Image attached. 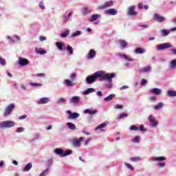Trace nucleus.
<instances>
[{
	"label": "nucleus",
	"mask_w": 176,
	"mask_h": 176,
	"mask_svg": "<svg viewBox=\"0 0 176 176\" xmlns=\"http://www.w3.org/2000/svg\"><path fill=\"white\" fill-rule=\"evenodd\" d=\"M101 76V72H96L93 74V76H89L86 78V82L87 85H91V83H94L96 82V79L97 78Z\"/></svg>",
	"instance_id": "1"
},
{
	"label": "nucleus",
	"mask_w": 176,
	"mask_h": 176,
	"mask_svg": "<svg viewBox=\"0 0 176 176\" xmlns=\"http://www.w3.org/2000/svg\"><path fill=\"white\" fill-rule=\"evenodd\" d=\"M115 76H116V74H115V73L106 74L103 76L101 75V73H100V76H99L98 78H100V81L108 80V82H109V83H112V79H113V78H115Z\"/></svg>",
	"instance_id": "2"
},
{
	"label": "nucleus",
	"mask_w": 176,
	"mask_h": 176,
	"mask_svg": "<svg viewBox=\"0 0 176 176\" xmlns=\"http://www.w3.org/2000/svg\"><path fill=\"white\" fill-rule=\"evenodd\" d=\"M16 123L14 121L7 120L0 122V129H10V127L14 126Z\"/></svg>",
	"instance_id": "3"
},
{
	"label": "nucleus",
	"mask_w": 176,
	"mask_h": 176,
	"mask_svg": "<svg viewBox=\"0 0 176 176\" xmlns=\"http://www.w3.org/2000/svg\"><path fill=\"white\" fill-rule=\"evenodd\" d=\"M14 103H11L6 108L3 112V116H9L13 111V109L15 108Z\"/></svg>",
	"instance_id": "4"
},
{
	"label": "nucleus",
	"mask_w": 176,
	"mask_h": 176,
	"mask_svg": "<svg viewBox=\"0 0 176 176\" xmlns=\"http://www.w3.org/2000/svg\"><path fill=\"white\" fill-rule=\"evenodd\" d=\"M83 140H85L84 137H80L78 139H74L72 140V145L74 148H80V142H82Z\"/></svg>",
	"instance_id": "5"
},
{
	"label": "nucleus",
	"mask_w": 176,
	"mask_h": 176,
	"mask_svg": "<svg viewBox=\"0 0 176 176\" xmlns=\"http://www.w3.org/2000/svg\"><path fill=\"white\" fill-rule=\"evenodd\" d=\"M18 64L21 67H26V65H28V64H30V61L27 58L19 57L18 60Z\"/></svg>",
	"instance_id": "6"
},
{
	"label": "nucleus",
	"mask_w": 176,
	"mask_h": 176,
	"mask_svg": "<svg viewBox=\"0 0 176 176\" xmlns=\"http://www.w3.org/2000/svg\"><path fill=\"white\" fill-rule=\"evenodd\" d=\"M170 47H173V45H171V43H164L162 45H157V50L158 51L164 50L165 49H168Z\"/></svg>",
	"instance_id": "7"
},
{
	"label": "nucleus",
	"mask_w": 176,
	"mask_h": 176,
	"mask_svg": "<svg viewBox=\"0 0 176 176\" xmlns=\"http://www.w3.org/2000/svg\"><path fill=\"white\" fill-rule=\"evenodd\" d=\"M66 113H68L69 115V116L68 117V119L69 120H72L74 119H78V118H79L80 116V114L78 113H72L71 110H67L66 111Z\"/></svg>",
	"instance_id": "8"
},
{
	"label": "nucleus",
	"mask_w": 176,
	"mask_h": 176,
	"mask_svg": "<svg viewBox=\"0 0 176 176\" xmlns=\"http://www.w3.org/2000/svg\"><path fill=\"white\" fill-rule=\"evenodd\" d=\"M113 5V1H109L105 2L103 5L99 6V9L101 10H104V9H108V8H111Z\"/></svg>",
	"instance_id": "9"
},
{
	"label": "nucleus",
	"mask_w": 176,
	"mask_h": 176,
	"mask_svg": "<svg viewBox=\"0 0 176 176\" xmlns=\"http://www.w3.org/2000/svg\"><path fill=\"white\" fill-rule=\"evenodd\" d=\"M153 19L155 21H157V23H163V21H165L166 20V18L159 15L158 14H154Z\"/></svg>",
	"instance_id": "10"
},
{
	"label": "nucleus",
	"mask_w": 176,
	"mask_h": 176,
	"mask_svg": "<svg viewBox=\"0 0 176 176\" xmlns=\"http://www.w3.org/2000/svg\"><path fill=\"white\" fill-rule=\"evenodd\" d=\"M148 122H150L151 127H156L157 126V122L153 116H148Z\"/></svg>",
	"instance_id": "11"
},
{
	"label": "nucleus",
	"mask_w": 176,
	"mask_h": 176,
	"mask_svg": "<svg viewBox=\"0 0 176 176\" xmlns=\"http://www.w3.org/2000/svg\"><path fill=\"white\" fill-rule=\"evenodd\" d=\"M106 14L108 16H116V14H118V11L115 8H110L106 10Z\"/></svg>",
	"instance_id": "12"
},
{
	"label": "nucleus",
	"mask_w": 176,
	"mask_h": 176,
	"mask_svg": "<svg viewBox=\"0 0 176 176\" xmlns=\"http://www.w3.org/2000/svg\"><path fill=\"white\" fill-rule=\"evenodd\" d=\"M128 14L129 16H137V12H135V7L134 6H132L129 8Z\"/></svg>",
	"instance_id": "13"
},
{
	"label": "nucleus",
	"mask_w": 176,
	"mask_h": 176,
	"mask_svg": "<svg viewBox=\"0 0 176 176\" xmlns=\"http://www.w3.org/2000/svg\"><path fill=\"white\" fill-rule=\"evenodd\" d=\"M96 50H90L89 54L87 55V60H91L92 58H94V57H96Z\"/></svg>",
	"instance_id": "14"
},
{
	"label": "nucleus",
	"mask_w": 176,
	"mask_h": 176,
	"mask_svg": "<svg viewBox=\"0 0 176 176\" xmlns=\"http://www.w3.org/2000/svg\"><path fill=\"white\" fill-rule=\"evenodd\" d=\"M101 18V14H94L91 15V19H89L90 23H93V21H96L98 19Z\"/></svg>",
	"instance_id": "15"
},
{
	"label": "nucleus",
	"mask_w": 176,
	"mask_h": 176,
	"mask_svg": "<svg viewBox=\"0 0 176 176\" xmlns=\"http://www.w3.org/2000/svg\"><path fill=\"white\" fill-rule=\"evenodd\" d=\"M56 47L58 49V50H63V47H64V49H67V47L65 46V43H63V42H56Z\"/></svg>",
	"instance_id": "16"
},
{
	"label": "nucleus",
	"mask_w": 176,
	"mask_h": 176,
	"mask_svg": "<svg viewBox=\"0 0 176 176\" xmlns=\"http://www.w3.org/2000/svg\"><path fill=\"white\" fill-rule=\"evenodd\" d=\"M49 102V98H41L38 102L37 104L38 105H41L42 104H47Z\"/></svg>",
	"instance_id": "17"
},
{
	"label": "nucleus",
	"mask_w": 176,
	"mask_h": 176,
	"mask_svg": "<svg viewBox=\"0 0 176 176\" xmlns=\"http://www.w3.org/2000/svg\"><path fill=\"white\" fill-rule=\"evenodd\" d=\"M84 113H89V115H96V113H97V110L87 109L84 111Z\"/></svg>",
	"instance_id": "18"
},
{
	"label": "nucleus",
	"mask_w": 176,
	"mask_h": 176,
	"mask_svg": "<svg viewBox=\"0 0 176 176\" xmlns=\"http://www.w3.org/2000/svg\"><path fill=\"white\" fill-rule=\"evenodd\" d=\"M151 93H152L153 94H156L157 96H159V94H162V89L159 88H153L151 89Z\"/></svg>",
	"instance_id": "19"
},
{
	"label": "nucleus",
	"mask_w": 176,
	"mask_h": 176,
	"mask_svg": "<svg viewBox=\"0 0 176 176\" xmlns=\"http://www.w3.org/2000/svg\"><path fill=\"white\" fill-rule=\"evenodd\" d=\"M79 101H80V98H79V96H73L71 98V102H72V104H78Z\"/></svg>",
	"instance_id": "20"
},
{
	"label": "nucleus",
	"mask_w": 176,
	"mask_h": 176,
	"mask_svg": "<svg viewBox=\"0 0 176 176\" xmlns=\"http://www.w3.org/2000/svg\"><path fill=\"white\" fill-rule=\"evenodd\" d=\"M35 52L37 54H46L47 53L46 50L42 48H35Z\"/></svg>",
	"instance_id": "21"
},
{
	"label": "nucleus",
	"mask_w": 176,
	"mask_h": 176,
	"mask_svg": "<svg viewBox=\"0 0 176 176\" xmlns=\"http://www.w3.org/2000/svg\"><path fill=\"white\" fill-rule=\"evenodd\" d=\"M167 158L166 157H155L152 158V160L154 162H163L166 160Z\"/></svg>",
	"instance_id": "22"
},
{
	"label": "nucleus",
	"mask_w": 176,
	"mask_h": 176,
	"mask_svg": "<svg viewBox=\"0 0 176 176\" xmlns=\"http://www.w3.org/2000/svg\"><path fill=\"white\" fill-rule=\"evenodd\" d=\"M135 53L136 54H142L143 53H145V50H144V48L138 47L135 49Z\"/></svg>",
	"instance_id": "23"
},
{
	"label": "nucleus",
	"mask_w": 176,
	"mask_h": 176,
	"mask_svg": "<svg viewBox=\"0 0 176 176\" xmlns=\"http://www.w3.org/2000/svg\"><path fill=\"white\" fill-rule=\"evenodd\" d=\"M118 43L122 49H124L127 46V42L124 40H118Z\"/></svg>",
	"instance_id": "24"
},
{
	"label": "nucleus",
	"mask_w": 176,
	"mask_h": 176,
	"mask_svg": "<svg viewBox=\"0 0 176 176\" xmlns=\"http://www.w3.org/2000/svg\"><path fill=\"white\" fill-rule=\"evenodd\" d=\"M30 168H32V163L28 164L23 168V171H24V172H25V171H30Z\"/></svg>",
	"instance_id": "25"
},
{
	"label": "nucleus",
	"mask_w": 176,
	"mask_h": 176,
	"mask_svg": "<svg viewBox=\"0 0 176 176\" xmlns=\"http://www.w3.org/2000/svg\"><path fill=\"white\" fill-rule=\"evenodd\" d=\"M67 126L70 130H76V126L72 122H67Z\"/></svg>",
	"instance_id": "26"
},
{
	"label": "nucleus",
	"mask_w": 176,
	"mask_h": 176,
	"mask_svg": "<svg viewBox=\"0 0 176 176\" xmlns=\"http://www.w3.org/2000/svg\"><path fill=\"white\" fill-rule=\"evenodd\" d=\"M55 152L56 155H59V156H61L63 157V155H64V150L61 148H56L55 149Z\"/></svg>",
	"instance_id": "27"
},
{
	"label": "nucleus",
	"mask_w": 176,
	"mask_h": 176,
	"mask_svg": "<svg viewBox=\"0 0 176 176\" xmlns=\"http://www.w3.org/2000/svg\"><path fill=\"white\" fill-rule=\"evenodd\" d=\"M95 91L94 88H88L84 91V94L87 96V94H90V93H94Z\"/></svg>",
	"instance_id": "28"
},
{
	"label": "nucleus",
	"mask_w": 176,
	"mask_h": 176,
	"mask_svg": "<svg viewBox=\"0 0 176 176\" xmlns=\"http://www.w3.org/2000/svg\"><path fill=\"white\" fill-rule=\"evenodd\" d=\"M116 96L113 94H110L109 96L104 98V101H111L113 98H115Z\"/></svg>",
	"instance_id": "29"
},
{
	"label": "nucleus",
	"mask_w": 176,
	"mask_h": 176,
	"mask_svg": "<svg viewBox=\"0 0 176 176\" xmlns=\"http://www.w3.org/2000/svg\"><path fill=\"white\" fill-rule=\"evenodd\" d=\"M151 71V66H147L140 70V74H144V72H149Z\"/></svg>",
	"instance_id": "30"
},
{
	"label": "nucleus",
	"mask_w": 176,
	"mask_h": 176,
	"mask_svg": "<svg viewBox=\"0 0 176 176\" xmlns=\"http://www.w3.org/2000/svg\"><path fill=\"white\" fill-rule=\"evenodd\" d=\"M107 124H108V123L107 122H103L101 124L98 125L96 128V130H102V129H104V127L107 126Z\"/></svg>",
	"instance_id": "31"
},
{
	"label": "nucleus",
	"mask_w": 176,
	"mask_h": 176,
	"mask_svg": "<svg viewBox=\"0 0 176 176\" xmlns=\"http://www.w3.org/2000/svg\"><path fill=\"white\" fill-rule=\"evenodd\" d=\"M167 94L169 97H176V91H168Z\"/></svg>",
	"instance_id": "32"
},
{
	"label": "nucleus",
	"mask_w": 176,
	"mask_h": 176,
	"mask_svg": "<svg viewBox=\"0 0 176 176\" xmlns=\"http://www.w3.org/2000/svg\"><path fill=\"white\" fill-rule=\"evenodd\" d=\"M65 84L66 86L72 87L74 86V82H72L70 80H65Z\"/></svg>",
	"instance_id": "33"
},
{
	"label": "nucleus",
	"mask_w": 176,
	"mask_h": 176,
	"mask_svg": "<svg viewBox=\"0 0 176 176\" xmlns=\"http://www.w3.org/2000/svg\"><path fill=\"white\" fill-rule=\"evenodd\" d=\"M163 107V102H160L157 105H155V107H154V109H155V110H159V109H161V108Z\"/></svg>",
	"instance_id": "34"
},
{
	"label": "nucleus",
	"mask_w": 176,
	"mask_h": 176,
	"mask_svg": "<svg viewBox=\"0 0 176 176\" xmlns=\"http://www.w3.org/2000/svg\"><path fill=\"white\" fill-rule=\"evenodd\" d=\"M69 35V30H66L65 32L62 33L61 38H67Z\"/></svg>",
	"instance_id": "35"
},
{
	"label": "nucleus",
	"mask_w": 176,
	"mask_h": 176,
	"mask_svg": "<svg viewBox=\"0 0 176 176\" xmlns=\"http://www.w3.org/2000/svg\"><path fill=\"white\" fill-rule=\"evenodd\" d=\"M125 166L126 167H127V168L131 170V171H134V167L132 166L131 164L125 163Z\"/></svg>",
	"instance_id": "36"
},
{
	"label": "nucleus",
	"mask_w": 176,
	"mask_h": 176,
	"mask_svg": "<svg viewBox=\"0 0 176 176\" xmlns=\"http://www.w3.org/2000/svg\"><path fill=\"white\" fill-rule=\"evenodd\" d=\"M128 116H129V114H127V113H123L120 115L118 119V120H120V119H123V118H127Z\"/></svg>",
	"instance_id": "37"
},
{
	"label": "nucleus",
	"mask_w": 176,
	"mask_h": 176,
	"mask_svg": "<svg viewBox=\"0 0 176 176\" xmlns=\"http://www.w3.org/2000/svg\"><path fill=\"white\" fill-rule=\"evenodd\" d=\"M131 162H140V160H141V157H131Z\"/></svg>",
	"instance_id": "38"
},
{
	"label": "nucleus",
	"mask_w": 176,
	"mask_h": 176,
	"mask_svg": "<svg viewBox=\"0 0 176 176\" xmlns=\"http://www.w3.org/2000/svg\"><path fill=\"white\" fill-rule=\"evenodd\" d=\"M161 32L163 36H166L170 34V30H163Z\"/></svg>",
	"instance_id": "39"
},
{
	"label": "nucleus",
	"mask_w": 176,
	"mask_h": 176,
	"mask_svg": "<svg viewBox=\"0 0 176 176\" xmlns=\"http://www.w3.org/2000/svg\"><path fill=\"white\" fill-rule=\"evenodd\" d=\"M67 101V99L65 98H60L58 99L57 104H63V102H65Z\"/></svg>",
	"instance_id": "40"
},
{
	"label": "nucleus",
	"mask_w": 176,
	"mask_h": 176,
	"mask_svg": "<svg viewBox=\"0 0 176 176\" xmlns=\"http://www.w3.org/2000/svg\"><path fill=\"white\" fill-rule=\"evenodd\" d=\"M141 140V137L140 136H136L134 138V139L133 140V142H134V144H137L138 142H140V140Z\"/></svg>",
	"instance_id": "41"
},
{
	"label": "nucleus",
	"mask_w": 176,
	"mask_h": 176,
	"mask_svg": "<svg viewBox=\"0 0 176 176\" xmlns=\"http://www.w3.org/2000/svg\"><path fill=\"white\" fill-rule=\"evenodd\" d=\"M67 50L70 53V54H74V49L71 47V45L67 46Z\"/></svg>",
	"instance_id": "42"
},
{
	"label": "nucleus",
	"mask_w": 176,
	"mask_h": 176,
	"mask_svg": "<svg viewBox=\"0 0 176 176\" xmlns=\"http://www.w3.org/2000/svg\"><path fill=\"white\" fill-rule=\"evenodd\" d=\"M120 57H122V58H125L127 61H133V59L129 58L126 54L120 55Z\"/></svg>",
	"instance_id": "43"
},
{
	"label": "nucleus",
	"mask_w": 176,
	"mask_h": 176,
	"mask_svg": "<svg viewBox=\"0 0 176 176\" xmlns=\"http://www.w3.org/2000/svg\"><path fill=\"white\" fill-rule=\"evenodd\" d=\"M72 153V151H71V150L66 151L65 153H63V157H64L65 156H68V155H71Z\"/></svg>",
	"instance_id": "44"
},
{
	"label": "nucleus",
	"mask_w": 176,
	"mask_h": 176,
	"mask_svg": "<svg viewBox=\"0 0 176 176\" xmlns=\"http://www.w3.org/2000/svg\"><path fill=\"white\" fill-rule=\"evenodd\" d=\"M80 31L78 30L76 32H74L73 34H72V38H75V36H78V35L80 34Z\"/></svg>",
	"instance_id": "45"
},
{
	"label": "nucleus",
	"mask_w": 176,
	"mask_h": 176,
	"mask_svg": "<svg viewBox=\"0 0 176 176\" xmlns=\"http://www.w3.org/2000/svg\"><path fill=\"white\" fill-rule=\"evenodd\" d=\"M0 64L1 65H6V60L0 56Z\"/></svg>",
	"instance_id": "46"
},
{
	"label": "nucleus",
	"mask_w": 176,
	"mask_h": 176,
	"mask_svg": "<svg viewBox=\"0 0 176 176\" xmlns=\"http://www.w3.org/2000/svg\"><path fill=\"white\" fill-rule=\"evenodd\" d=\"M130 130L137 131L140 130V128L137 127L135 125H133L131 126Z\"/></svg>",
	"instance_id": "47"
},
{
	"label": "nucleus",
	"mask_w": 176,
	"mask_h": 176,
	"mask_svg": "<svg viewBox=\"0 0 176 176\" xmlns=\"http://www.w3.org/2000/svg\"><path fill=\"white\" fill-rule=\"evenodd\" d=\"M114 108L116 109H122V108H123V105L118 104L114 105Z\"/></svg>",
	"instance_id": "48"
},
{
	"label": "nucleus",
	"mask_w": 176,
	"mask_h": 176,
	"mask_svg": "<svg viewBox=\"0 0 176 176\" xmlns=\"http://www.w3.org/2000/svg\"><path fill=\"white\" fill-rule=\"evenodd\" d=\"M140 83H141L142 86H145V85H146V83H148V80H146L145 79H142Z\"/></svg>",
	"instance_id": "49"
},
{
	"label": "nucleus",
	"mask_w": 176,
	"mask_h": 176,
	"mask_svg": "<svg viewBox=\"0 0 176 176\" xmlns=\"http://www.w3.org/2000/svg\"><path fill=\"white\" fill-rule=\"evenodd\" d=\"M36 76H38V78H45V76H46V74L43 73H39L36 74Z\"/></svg>",
	"instance_id": "50"
},
{
	"label": "nucleus",
	"mask_w": 176,
	"mask_h": 176,
	"mask_svg": "<svg viewBox=\"0 0 176 176\" xmlns=\"http://www.w3.org/2000/svg\"><path fill=\"white\" fill-rule=\"evenodd\" d=\"M76 78V73H72L71 76V80H75Z\"/></svg>",
	"instance_id": "51"
},
{
	"label": "nucleus",
	"mask_w": 176,
	"mask_h": 176,
	"mask_svg": "<svg viewBox=\"0 0 176 176\" xmlns=\"http://www.w3.org/2000/svg\"><path fill=\"white\" fill-rule=\"evenodd\" d=\"M30 86H34V87H37V86H42V84L41 83H34V82H31L30 83Z\"/></svg>",
	"instance_id": "52"
},
{
	"label": "nucleus",
	"mask_w": 176,
	"mask_h": 176,
	"mask_svg": "<svg viewBox=\"0 0 176 176\" xmlns=\"http://www.w3.org/2000/svg\"><path fill=\"white\" fill-rule=\"evenodd\" d=\"M23 131H24V128L23 127H19L16 129V133H23Z\"/></svg>",
	"instance_id": "53"
},
{
	"label": "nucleus",
	"mask_w": 176,
	"mask_h": 176,
	"mask_svg": "<svg viewBox=\"0 0 176 176\" xmlns=\"http://www.w3.org/2000/svg\"><path fill=\"white\" fill-rule=\"evenodd\" d=\"M68 20H69V16L68 15L65 16V20L63 21L64 24H65V23L68 21Z\"/></svg>",
	"instance_id": "54"
},
{
	"label": "nucleus",
	"mask_w": 176,
	"mask_h": 176,
	"mask_svg": "<svg viewBox=\"0 0 176 176\" xmlns=\"http://www.w3.org/2000/svg\"><path fill=\"white\" fill-rule=\"evenodd\" d=\"M39 8H41V9H45V4H43V1L40 2Z\"/></svg>",
	"instance_id": "55"
},
{
	"label": "nucleus",
	"mask_w": 176,
	"mask_h": 176,
	"mask_svg": "<svg viewBox=\"0 0 176 176\" xmlns=\"http://www.w3.org/2000/svg\"><path fill=\"white\" fill-rule=\"evenodd\" d=\"M48 170H49V168L45 169L38 176H45V173H47Z\"/></svg>",
	"instance_id": "56"
},
{
	"label": "nucleus",
	"mask_w": 176,
	"mask_h": 176,
	"mask_svg": "<svg viewBox=\"0 0 176 176\" xmlns=\"http://www.w3.org/2000/svg\"><path fill=\"white\" fill-rule=\"evenodd\" d=\"M138 9H144V4H142V3H140L138 5Z\"/></svg>",
	"instance_id": "57"
},
{
	"label": "nucleus",
	"mask_w": 176,
	"mask_h": 176,
	"mask_svg": "<svg viewBox=\"0 0 176 176\" xmlns=\"http://www.w3.org/2000/svg\"><path fill=\"white\" fill-rule=\"evenodd\" d=\"M171 66L176 67V60H173L171 61Z\"/></svg>",
	"instance_id": "58"
},
{
	"label": "nucleus",
	"mask_w": 176,
	"mask_h": 176,
	"mask_svg": "<svg viewBox=\"0 0 176 176\" xmlns=\"http://www.w3.org/2000/svg\"><path fill=\"white\" fill-rule=\"evenodd\" d=\"M140 131H146V129H144V125H141L139 128Z\"/></svg>",
	"instance_id": "59"
},
{
	"label": "nucleus",
	"mask_w": 176,
	"mask_h": 176,
	"mask_svg": "<svg viewBox=\"0 0 176 176\" xmlns=\"http://www.w3.org/2000/svg\"><path fill=\"white\" fill-rule=\"evenodd\" d=\"M23 119H27V116L26 115H24V116H21L19 117V120H23Z\"/></svg>",
	"instance_id": "60"
},
{
	"label": "nucleus",
	"mask_w": 176,
	"mask_h": 176,
	"mask_svg": "<svg viewBox=\"0 0 176 176\" xmlns=\"http://www.w3.org/2000/svg\"><path fill=\"white\" fill-rule=\"evenodd\" d=\"M159 167H160V168H163V167H164V166H166V164L164 163H160L158 164Z\"/></svg>",
	"instance_id": "61"
},
{
	"label": "nucleus",
	"mask_w": 176,
	"mask_h": 176,
	"mask_svg": "<svg viewBox=\"0 0 176 176\" xmlns=\"http://www.w3.org/2000/svg\"><path fill=\"white\" fill-rule=\"evenodd\" d=\"M97 96H98V97H102V92L101 91H98L97 92Z\"/></svg>",
	"instance_id": "62"
},
{
	"label": "nucleus",
	"mask_w": 176,
	"mask_h": 176,
	"mask_svg": "<svg viewBox=\"0 0 176 176\" xmlns=\"http://www.w3.org/2000/svg\"><path fill=\"white\" fill-rule=\"evenodd\" d=\"M39 39L41 41H46V37H45V36H40Z\"/></svg>",
	"instance_id": "63"
},
{
	"label": "nucleus",
	"mask_w": 176,
	"mask_h": 176,
	"mask_svg": "<svg viewBox=\"0 0 176 176\" xmlns=\"http://www.w3.org/2000/svg\"><path fill=\"white\" fill-rule=\"evenodd\" d=\"M170 52H171L175 56H176V49L170 50Z\"/></svg>",
	"instance_id": "64"
}]
</instances>
